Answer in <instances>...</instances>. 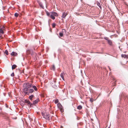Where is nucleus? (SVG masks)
<instances>
[{"mask_svg": "<svg viewBox=\"0 0 128 128\" xmlns=\"http://www.w3.org/2000/svg\"><path fill=\"white\" fill-rule=\"evenodd\" d=\"M26 53L27 54H31L32 55H33L34 60H36V54H34L32 50L28 49L26 50Z\"/></svg>", "mask_w": 128, "mask_h": 128, "instance_id": "f257e3e1", "label": "nucleus"}, {"mask_svg": "<svg viewBox=\"0 0 128 128\" xmlns=\"http://www.w3.org/2000/svg\"><path fill=\"white\" fill-rule=\"evenodd\" d=\"M34 91V89L32 88H24V96L26 95H29L30 93H32Z\"/></svg>", "mask_w": 128, "mask_h": 128, "instance_id": "f03ea898", "label": "nucleus"}, {"mask_svg": "<svg viewBox=\"0 0 128 128\" xmlns=\"http://www.w3.org/2000/svg\"><path fill=\"white\" fill-rule=\"evenodd\" d=\"M24 85L25 86V88H30L32 86V85L29 84L28 82L24 80Z\"/></svg>", "mask_w": 128, "mask_h": 128, "instance_id": "7ed1b4c3", "label": "nucleus"}, {"mask_svg": "<svg viewBox=\"0 0 128 128\" xmlns=\"http://www.w3.org/2000/svg\"><path fill=\"white\" fill-rule=\"evenodd\" d=\"M56 81L54 80L52 81L51 82L52 86L53 88H57V86L56 84Z\"/></svg>", "mask_w": 128, "mask_h": 128, "instance_id": "20e7f679", "label": "nucleus"}, {"mask_svg": "<svg viewBox=\"0 0 128 128\" xmlns=\"http://www.w3.org/2000/svg\"><path fill=\"white\" fill-rule=\"evenodd\" d=\"M50 114L46 113V118L45 119L48 120H50L49 117L50 116Z\"/></svg>", "mask_w": 128, "mask_h": 128, "instance_id": "39448f33", "label": "nucleus"}, {"mask_svg": "<svg viewBox=\"0 0 128 128\" xmlns=\"http://www.w3.org/2000/svg\"><path fill=\"white\" fill-rule=\"evenodd\" d=\"M68 14L67 13L65 12H63L62 14V17L64 18H65L66 17L67 15Z\"/></svg>", "mask_w": 128, "mask_h": 128, "instance_id": "423d86ee", "label": "nucleus"}, {"mask_svg": "<svg viewBox=\"0 0 128 128\" xmlns=\"http://www.w3.org/2000/svg\"><path fill=\"white\" fill-rule=\"evenodd\" d=\"M50 13L54 16H58L57 13L56 12H52Z\"/></svg>", "mask_w": 128, "mask_h": 128, "instance_id": "0eeeda50", "label": "nucleus"}, {"mask_svg": "<svg viewBox=\"0 0 128 128\" xmlns=\"http://www.w3.org/2000/svg\"><path fill=\"white\" fill-rule=\"evenodd\" d=\"M30 102L28 100H24V104L26 103L28 105L29 103H30Z\"/></svg>", "mask_w": 128, "mask_h": 128, "instance_id": "6e6552de", "label": "nucleus"}, {"mask_svg": "<svg viewBox=\"0 0 128 128\" xmlns=\"http://www.w3.org/2000/svg\"><path fill=\"white\" fill-rule=\"evenodd\" d=\"M121 56L122 57H123L124 58H128V56L127 55L122 54Z\"/></svg>", "mask_w": 128, "mask_h": 128, "instance_id": "1a4fd4ad", "label": "nucleus"}, {"mask_svg": "<svg viewBox=\"0 0 128 128\" xmlns=\"http://www.w3.org/2000/svg\"><path fill=\"white\" fill-rule=\"evenodd\" d=\"M11 55L12 56H16L18 55V54L15 52H12L11 54Z\"/></svg>", "mask_w": 128, "mask_h": 128, "instance_id": "9d476101", "label": "nucleus"}, {"mask_svg": "<svg viewBox=\"0 0 128 128\" xmlns=\"http://www.w3.org/2000/svg\"><path fill=\"white\" fill-rule=\"evenodd\" d=\"M96 4H97V5L99 6V8H100V9H101V10L102 9V7L101 6V5H100V3L99 2H98V1H97L96 2Z\"/></svg>", "mask_w": 128, "mask_h": 128, "instance_id": "9b49d317", "label": "nucleus"}, {"mask_svg": "<svg viewBox=\"0 0 128 128\" xmlns=\"http://www.w3.org/2000/svg\"><path fill=\"white\" fill-rule=\"evenodd\" d=\"M108 44L110 45L111 46L112 44V42L111 40H109L108 41Z\"/></svg>", "mask_w": 128, "mask_h": 128, "instance_id": "f8f14e48", "label": "nucleus"}, {"mask_svg": "<svg viewBox=\"0 0 128 128\" xmlns=\"http://www.w3.org/2000/svg\"><path fill=\"white\" fill-rule=\"evenodd\" d=\"M34 96L33 95H31L30 96L29 98L30 100H32V98L34 97Z\"/></svg>", "mask_w": 128, "mask_h": 128, "instance_id": "ddd939ff", "label": "nucleus"}, {"mask_svg": "<svg viewBox=\"0 0 128 128\" xmlns=\"http://www.w3.org/2000/svg\"><path fill=\"white\" fill-rule=\"evenodd\" d=\"M64 72H62L60 74V76L62 78H64Z\"/></svg>", "mask_w": 128, "mask_h": 128, "instance_id": "4468645a", "label": "nucleus"}, {"mask_svg": "<svg viewBox=\"0 0 128 128\" xmlns=\"http://www.w3.org/2000/svg\"><path fill=\"white\" fill-rule=\"evenodd\" d=\"M82 108V106L80 105L77 106V108L79 110H80Z\"/></svg>", "mask_w": 128, "mask_h": 128, "instance_id": "2eb2a0df", "label": "nucleus"}, {"mask_svg": "<svg viewBox=\"0 0 128 128\" xmlns=\"http://www.w3.org/2000/svg\"><path fill=\"white\" fill-rule=\"evenodd\" d=\"M50 16L52 20H54L55 19V17L52 14H50Z\"/></svg>", "mask_w": 128, "mask_h": 128, "instance_id": "dca6fc26", "label": "nucleus"}, {"mask_svg": "<svg viewBox=\"0 0 128 128\" xmlns=\"http://www.w3.org/2000/svg\"><path fill=\"white\" fill-rule=\"evenodd\" d=\"M38 102V100H36L34 101L33 102V104H36Z\"/></svg>", "mask_w": 128, "mask_h": 128, "instance_id": "f3484780", "label": "nucleus"}, {"mask_svg": "<svg viewBox=\"0 0 128 128\" xmlns=\"http://www.w3.org/2000/svg\"><path fill=\"white\" fill-rule=\"evenodd\" d=\"M32 88H33L36 91H37V88L36 86H32Z\"/></svg>", "mask_w": 128, "mask_h": 128, "instance_id": "a211bd4d", "label": "nucleus"}, {"mask_svg": "<svg viewBox=\"0 0 128 128\" xmlns=\"http://www.w3.org/2000/svg\"><path fill=\"white\" fill-rule=\"evenodd\" d=\"M39 4L40 7H41L42 8H44V7L42 2H40L39 3Z\"/></svg>", "mask_w": 128, "mask_h": 128, "instance_id": "6ab92c4d", "label": "nucleus"}, {"mask_svg": "<svg viewBox=\"0 0 128 128\" xmlns=\"http://www.w3.org/2000/svg\"><path fill=\"white\" fill-rule=\"evenodd\" d=\"M59 36H58L59 38H60V36L62 37L63 36V33L62 32H60L59 33Z\"/></svg>", "mask_w": 128, "mask_h": 128, "instance_id": "aec40b11", "label": "nucleus"}, {"mask_svg": "<svg viewBox=\"0 0 128 128\" xmlns=\"http://www.w3.org/2000/svg\"><path fill=\"white\" fill-rule=\"evenodd\" d=\"M51 69L54 71L55 70V68L54 65H53L51 68Z\"/></svg>", "mask_w": 128, "mask_h": 128, "instance_id": "412c9836", "label": "nucleus"}, {"mask_svg": "<svg viewBox=\"0 0 128 128\" xmlns=\"http://www.w3.org/2000/svg\"><path fill=\"white\" fill-rule=\"evenodd\" d=\"M16 67V65L14 64L12 66V70L15 69Z\"/></svg>", "mask_w": 128, "mask_h": 128, "instance_id": "4be33fe9", "label": "nucleus"}, {"mask_svg": "<svg viewBox=\"0 0 128 128\" xmlns=\"http://www.w3.org/2000/svg\"><path fill=\"white\" fill-rule=\"evenodd\" d=\"M41 114L42 116H43V118L45 119L46 115L43 112H41Z\"/></svg>", "mask_w": 128, "mask_h": 128, "instance_id": "5701e85b", "label": "nucleus"}, {"mask_svg": "<svg viewBox=\"0 0 128 128\" xmlns=\"http://www.w3.org/2000/svg\"><path fill=\"white\" fill-rule=\"evenodd\" d=\"M46 13L47 16H50V13L48 11H46Z\"/></svg>", "mask_w": 128, "mask_h": 128, "instance_id": "b1692460", "label": "nucleus"}, {"mask_svg": "<svg viewBox=\"0 0 128 128\" xmlns=\"http://www.w3.org/2000/svg\"><path fill=\"white\" fill-rule=\"evenodd\" d=\"M24 102L22 100L20 102V104L22 106H24Z\"/></svg>", "mask_w": 128, "mask_h": 128, "instance_id": "393cba45", "label": "nucleus"}, {"mask_svg": "<svg viewBox=\"0 0 128 128\" xmlns=\"http://www.w3.org/2000/svg\"><path fill=\"white\" fill-rule=\"evenodd\" d=\"M2 30V28H1L0 27V33L1 34H3L4 33V32L3 30Z\"/></svg>", "mask_w": 128, "mask_h": 128, "instance_id": "a878e982", "label": "nucleus"}, {"mask_svg": "<svg viewBox=\"0 0 128 128\" xmlns=\"http://www.w3.org/2000/svg\"><path fill=\"white\" fill-rule=\"evenodd\" d=\"M33 104H32V103H31L30 102V103H29V104H28V106H29L30 107H32L33 106Z\"/></svg>", "mask_w": 128, "mask_h": 128, "instance_id": "bb28decb", "label": "nucleus"}, {"mask_svg": "<svg viewBox=\"0 0 128 128\" xmlns=\"http://www.w3.org/2000/svg\"><path fill=\"white\" fill-rule=\"evenodd\" d=\"M60 104V108H61V109L60 110L61 112H62V111L64 110L62 108V106Z\"/></svg>", "mask_w": 128, "mask_h": 128, "instance_id": "cd10ccee", "label": "nucleus"}, {"mask_svg": "<svg viewBox=\"0 0 128 128\" xmlns=\"http://www.w3.org/2000/svg\"><path fill=\"white\" fill-rule=\"evenodd\" d=\"M58 102V99H56L55 100L54 102L55 104H57Z\"/></svg>", "mask_w": 128, "mask_h": 128, "instance_id": "c85d7f7f", "label": "nucleus"}, {"mask_svg": "<svg viewBox=\"0 0 128 128\" xmlns=\"http://www.w3.org/2000/svg\"><path fill=\"white\" fill-rule=\"evenodd\" d=\"M56 25V24L54 23H53L52 24V26L53 28H54L55 27Z\"/></svg>", "mask_w": 128, "mask_h": 128, "instance_id": "c756f323", "label": "nucleus"}, {"mask_svg": "<svg viewBox=\"0 0 128 128\" xmlns=\"http://www.w3.org/2000/svg\"><path fill=\"white\" fill-rule=\"evenodd\" d=\"M4 53H5L6 55H8V52L7 50H6L5 52Z\"/></svg>", "mask_w": 128, "mask_h": 128, "instance_id": "7c9ffc66", "label": "nucleus"}, {"mask_svg": "<svg viewBox=\"0 0 128 128\" xmlns=\"http://www.w3.org/2000/svg\"><path fill=\"white\" fill-rule=\"evenodd\" d=\"M14 16H15V17H17L18 16V14L17 13H16L15 14H14Z\"/></svg>", "mask_w": 128, "mask_h": 128, "instance_id": "2f4dec72", "label": "nucleus"}, {"mask_svg": "<svg viewBox=\"0 0 128 128\" xmlns=\"http://www.w3.org/2000/svg\"><path fill=\"white\" fill-rule=\"evenodd\" d=\"M66 32V30L64 29H62V32L63 33L64 32Z\"/></svg>", "mask_w": 128, "mask_h": 128, "instance_id": "473e14b6", "label": "nucleus"}, {"mask_svg": "<svg viewBox=\"0 0 128 128\" xmlns=\"http://www.w3.org/2000/svg\"><path fill=\"white\" fill-rule=\"evenodd\" d=\"M104 39L107 40V41H108V40H109V39H108V38L106 37H104Z\"/></svg>", "mask_w": 128, "mask_h": 128, "instance_id": "72a5a7b5", "label": "nucleus"}, {"mask_svg": "<svg viewBox=\"0 0 128 128\" xmlns=\"http://www.w3.org/2000/svg\"><path fill=\"white\" fill-rule=\"evenodd\" d=\"M90 102H91L92 103L93 101V100L92 99V98H90Z\"/></svg>", "mask_w": 128, "mask_h": 128, "instance_id": "f704fd0d", "label": "nucleus"}, {"mask_svg": "<svg viewBox=\"0 0 128 128\" xmlns=\"http://www.w3.org/2000/svg\"><path fill=\"white\" fill-rule=\"evenodd\" d=\"M11 76H14V72H13L11 75Z\"/></svg>", "mask_w": 128, "mask_h": 128, "instance_id": "c9c22d12", "label": "nucleus"}, {"mask_svg": "<svg viewBox=\"0 0 128 128\" xmlns=\"http://www.w3.org/2000/svg\"><path fill=\"white\" fill-rule=\"evenodd\" d=\"M0 27L1 28H2V30H4V27L3 26H2V27Z\"/></svg>", "mask_w": 128, "mask_h": 128, "instance_id": "e433bc0d", "label": "nucleus"}, {"mask_svg": "<svg viewBox=\"0 0 128 128\" xmlns=\"http://www.w3.org/2000/svg\"><path fill=\"white\" fill-rule=\"evenodd\" d=\"M61 50L60 48H59L58 49V51L59 52H60L61 51Z\"/></svg>", "mask_w": 128, "mask_h": 128, "instance_id": "4c0bfd02", "label": "nucleus"}, {"mask_svg": "<svg viewBox=\"0 0 128 128\" xmlns=\"http://www.w3.org/2000/svg\"><path fill=\"white\" fill-rule=\"evenodd\" d=\"M76 119L77 120H78L79 119V118L77 116Z\"/></svg>", "mask_w": 128, "mask_h": 128, "instance_id": "58836bf2", "label": "nucleus"}, {"mask_svg": "<svg viewBox=\"0 0 128 128\" xmlns=\"http://www.w3.org/2000/svg\"><path fill=\"white\" fill-rule=\"evenodd\" d=\"M28 2V0H24V2Z\"/></svg>", "mask_w": 128, "mask_h": 128, "instance_id": "ea45409f", "label": "nucleus"}, {"mask_svg": "<svg viewBox=\"0 0 128 128\" xmlns=\"http://www.w3.org/2000/svg\"><path fill=\"white\" fill-rule=\"evenodd\" d=\"M25 46L26 47H27L28 46V45L27 44H26L25 45Z\"/></svg>", "mask_w": 128, "mask_h": 128, "instance_id": "a19ab883", "label": "nucleus"}, {"mask_svg": "<svg viewBox=\"0 0 128 128\" xmlns=\"http://www.w3.org/2000/svg\"><path fill=\"white\" fill-rule=\"evenodd\" d=\"M108 67L109 68V69H110V70H110V68L109 67V66H108Z\"/></svg>", "mask_w": 128, "mask_h": 128, "instance_id": "79ce46f5", "label": "nucleus"}, {"mask_svg": "<svg viewBox=\"0 0 128 128\" xmlns=\"http://www.w3.org/2000/svg\"><path fill=\"white\" fill-rule=\"evenodd\" d=\"M22 120V121H23V124H24V121H23V120Z\"/></svg>", "mask_w": 128, "mask_h": 128, "instance_id": "37998d69", "label": "nucleus"}, {"mask_svg": "<svg viewBox=\"0 0 128 128\" xmlns=\"http://www.w3.org/2000/svg\"><path fill=\"white\" fill-rule=\"evenodd\" d=\"M63 80H64V78H62Z\"/></svg>", "mask_w": 128, "mask_h": 128, "instance_id": "c03bdc74", "label": "nucleus"}, {"mask_svg": "<svg viewBox=\"0 0 128 128\" xmlns=\"http://www.w3.org/2000/svg\"><path fill=\"white\" fill-rule=\"evenodd\" d=\"M97 53H100V52H97Z\"/></svg>", "mask_w": 128, "mask_h": 128, "instance_id": "a18cd8bd", "label": "nucleus"}, {"mask_svg": "<svg viewBox=\"0 0 128 128\" xmlns=\"http://www.w3.org/2000/svg\"><path fill=\"white\" fill-rule=\"evenodd\" d=\"M16 118H14V119H16Z\"/></svg>", "mask_w": 128, "mask_h": 128, "instance_id": "49530a36", "label": "nucleus"}, {"mask_svg": "<svg viewBox=\"0 0 128 128\" xmlns=\"http://www.w3.org/2000/svg\"><path fill=\"white\" fill-rule=\"evenodd\" d=\"M81 1V2H82V0H80Z\"/></svg>", "mask_w": 128, "mask_h": 128, "instance_id": "de8ad7c7", "label": "nucleus"}, {"mask_svg": "<svg viewBox=\"0 0 128 128\" xmlns=\"http://www.w3.org/2000/svg\"><path fill=\"white\" fill-rule=\"evenodd\" d=\"M127 98L128 99V96H127Z\"/></svg>", "mask_w": 128, "mask_h": 128, "instance_id": "09e8293b", "label": "nucleus"}, {"mask_svg": "<svg viewBox=\"0 0 128 128\" xmlns=\"http://www.w3.org/2000/svg\"><path fill=\"white\" fill-rule=\"evenodd\" d=\"M108 128H110V127H108Z\"/></svg>", "mask_w": 128, "mask_h": 128, "instance_id": "8fccbe9b", "label": "nucleus"}, {"mask_svg": "<svg viewBox=\"0 0 128 128\" xmlns=\"http://www.w3.org/2000/svg\"><path fill=\"white\" fill-rule=\"evenodd\" d=\"M1 36L0 35V37Z\"/></svg>", "mask_w": 128, "mask_h": 128, "instance_id": "3c124183", "label": "nucleus"}, {"mask_svg": "<svg viewBox=\"0 0 128 128\" xmlns=\"http://www.w3.org/2000/svg\"><path fill=\"white\" fill-rule=\"evenodd\" d=\"M62 20H63V19L62 18Z\"/></svg>", "mask_w": 128, "mask_h": 128, "instance_id": "603ef678", "label": "nucleus"}, {"mask_svg": "<svg viewBox=\"0 0 128 128\" xmlns=\"http://www.w3.org/2000/svg\"><path fill=\"white\" fill-rule=\"evenodd\" d=\"M23 60H24V58H23Z\"/></svg>", "mask_w": 128, "mask_h": 128, "instance_id": "864d4df0", "label": "nucleus"}, {"mask_svg": "<svg viewBox=\"0 0 128 128\" xmlns=\"http://www.w3.org/2000/svg\"><path fill=\"white\" fill-rule=\"evenodd\" d=\"M24 70V69H23V70Z\"/></svg>", "mask_w": 128, "mask_h": 128, "instance_id": "5fc2aeb1", "label": "nucleus"}, {"mask_svg": "<svg viewBox=\"0 0 128 128\" xmlns=\"http://www.w3.org/2000/svg\"><path fill=\"white\" fill-rule=\"evenodd\" d=\"M24 70V69H23V70Z\"/></svg>", "mask_w": 128, "mask_h": 128, "instance_id": "6e6d98bb", "label": "nucleus"}, {"mask_svg": "<svg viewBox=\"0 0 128 128\" xmlns=\"http://www.w3.org/2000/svg\"><path fill=\"white\" fill-rule=\"evenodd\" d=\"M24 70V69H23V70Z\"/></svg>", "mask_w": 128, "mask_h": 128, "instance_id": "4d7b16f0", "label": "nucleus"}, {"mask_svg": "<svg viewBox=\"0 0 128 128\" xmlns=\"http://www.w3.org/2000/svg\"><path fill=\"white\" fill-rule=\"evenodd\" d=\"M126 52H125V53H126Z\"/></svg>", "mask_w": 128, "mask_h": 128, "instance_id": "13d9d810", "label": "nucleus"}]
</instances>
